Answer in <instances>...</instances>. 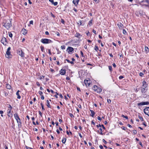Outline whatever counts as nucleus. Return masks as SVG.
<instances>
[{
  "label": "nucleus",
  "instance_id": "obj_1",
  "mask_svg": "<svg viewBox=\"0 0 149 149\" xmlns=\"http://www.w3.org/2000/svg\"><path fill=\"white\" fill-rule=\"evenodd\" d=\"M3 26L7 29H9L12 26L11 21L10 19L4 20L3 23Z\"/></svg>",
  "mask_w": 149,
  "mask_h": 149
},
{
  "label": "nucleus",
  "instance_id": "obj_2",
  "mask_svg": "<svg viewBox=\"0 0 149 149\" xmlns=\"http://www.w3.org/2000/svg\"><path fill=\"white\" fill-rule=\"evenodd\" d=\"M147 84H146V81L144 80L142 82V85L141 87V92L142 93H145L147 91Z\"/></svg>",
  "mask_w": 149,
  "mask_h": 149
},
{
  "label": "nucleus",
  "instance_id": "obj_3",
  "mask_svg": "<svg viewBox=\"0 0 149 149\" xmlns=\"http://www.w3.org/2000/svg\"><path fill=\"white\" fill-rule=\"evenodd\" d=\"M40 41L44 44H49L52 42V41L51 40L47 38H42L41 40Z\"/></svg>",
  "mask_w": 149,
  "mask_h": 149
},
{
  "label": "nucleus",
  "instance_id": "obj_4",
  "mask_svg": "<svg viewBox=\"0 0 149 149\" xmlns=\"http://www.w3.org/2000/svg\"><path fill=\"white\" fill-rule=\"evenodd\" d=\"M17 53L21 57H23L24 56V53L21 49H19L18 50Z\"/></svg>",
  "mask_w": 149,
  "mask_h": 149
},
{
  "label": "nucleus",
  "instance_id": "obj_5",
  "mask_svg": "<svg viewBox=\"0 0 149 149\" xmlns=\"http://www.w3.org/2000/svg\"><path fill=\"white\" fill-rule=\"evenodd\" d=\"M1 42L4 45H6L7 44L6 39L5 37H3L2 38L1 40Z\"/></svg>",
  "mask_w": 149,
  "mask_h": 149
},
{
  "label": "nucleus",
  "instance_id": "obj_6",
  "mask_svg": "<svg viewBox=\"0 0 149 149\" xmlns=\"http://www.w3.org/2000/svg\"><path fill=\"white\" fill-rule=\"evenodd\" d=\"M144 112L146 114L149 116V107L145 108L144 110Z\"/></svg>",
  "mask_w": 149,
  "mask_h": 149
},
{
  "label": "nucleus",
  "instance_id": "obj_7",
  "mask_svg": "<svg viewBox=\"0 0 149 149\" xmlns=\"http://www.w3.org/2000/svg\"><path fill=\"white\" fill-rule=\"evenodd\" d=\"M149 104V102H141L140 103H138L137 104V105L138 106H143L145 105H148Z\"/></svg>",
  "mask_w": 149,
  "mask_h": 149
},
{
  "label": "nucleus",
  "instance_id": "obj_8",
  "mask_svg": "<svg viewBox=\"0 0 149 149\" xmlns=\"http://www.w3.org/2000/svg\"><path fill=\"white\" fill-rule=\"evenodd\" d=\"M60 74L62 75H64L66 73V70L65 69H61L59 71Z\"/></svg>",
  "mask_w": 149,
  "mask_h": 149
},
{
  "label": "nucleus",
  "instance_id": "obj_9",
  "mask_svg": "<svg viewBox=\"0 0 149 149\" xmlns=\"http://www.w3.org/2000/svg\"><path fill=\"white\" fill-rule=\"evenodd\" d=\"M117 25L120 29H122L123 27V25L120 22L118 23Z\"/></svg>",
  "mask_w": 149,
  "mask_h": 149
},
{
  "label": "nucleus",
  "instance_id": "obj_10",
  "mask_svg": "<svg viewBox=\"0 0 149 149\" xmlns=\"http://www.w3.org/2000/svg\"><path fill=\"white\" fill-rule=\"evenodd\" d=\"M10 52L6 51V56L7 58H9L10 57Z\"/></svg>",
  "mask_w": 149,
  "mask_h": 149
},
{
  "label": "nucleus",
  "instance_id": "obj_11",
  "mask_svg": "<svg viewBox=\"0 0 149 149\" xmlns=\"http://www.w3.org/2000/svg\"><path fill=\"white\" fill-rule=\"evenodd\" d=\"M79 1V0H73V3L75 6H77L78 4Z\"/></svg>",
  "mask_w": 149,
  "mask_h": 149
},
{
  "label": "nucleus",
  "instance_id": "obj_12",
  "mask_svg": "<svg viewBox=\"0 0 149 149\" xmlns=\"http://www.w3.org/2000/svg\"><path fill=\"white\" fill-rule=\"evenodd\" d=\"M84 83L86 86H89L90 83V81L89 80H84Z\"/></svg>",
  "mask_w": 149,
  "mask_h": 149
},
{
  "label": "nucleus",
  "instance_id": "obj_13",
  "mask_svg": "<svg viewBox=\"0 0 149 149\" xmlns=\"http://www.w3.org/2000/svg\"><path fill=\"white\" fill-rule=\"evenodd\" d=\"M21 33L24 35H25L27 33V31L24 29H23L21 31Z\"/></svg>",
  "mask_w": 149,
  "mask_h": 149
},
{
  "label": "nucleus",
  "instance_id": "obj_14",
  "mask_svg": "<svg viewBox=\"0 0 149 149\" xmlns=\"http://www.w3.org/2000/svg\"><path fill=\"white\" fill-rule=\"evenodd\" d=\"M74 50L73 48L72 47H69L67 49L68 52H71L73 51Z\"/></svg>",
  "mask_w": 149,
  "mask_h": 149
},
{
  "label": "nucleus",
  "instance_id": "obj_15",
  "mask_svg": "<svg viewBox=\"0 0 149 149\" xmlns=\"http://www.w3.org/2000/svg\"><path fill=\"white\" fill-rule=\"evenodd\" d=\"M75 36L79 38H80V37L82 36L79 33H77L75 34Z\"/></svg>",
  "mask_w": 149,
  "mask_h": 149
},
{
  "label": "nucleus",
  "instance_id": "obj_16",
  "mask_svg": "<svg viewBox=\"0 0 149 149\" xmlns=\"http://www.w3.org/2000/svg\"><path fill=\"white\" fill-rule=\"evenodd\" d=\"M14 117L16 120L19 118L17 114V113H15L14 114Z\"/></svg>",
  "mask_w": 149,
  "mask_h": 149
},
{
  "label": "nucleus",
  "instance_id": "obj_17",
  "mask_svg": "<svg viewBox=\"0 0 149 149\" xmlns=\"http://www.w3.org/2000/svg\"><path fill=\"white\" fill-rule=\"evenodd\" d=\"M19 90H18L16 93V95L17 96V98L19 99H20L21 98V96L19 94Z\"/></svg>",
  "mask_w": 149,
  "mask_h": 149
},
{
  "label": "nucleus",
  "instance_id": "obj_18",
  "mask_svg": "<svg viewBox=\"0 0 149 149\" xmlns=\"http://www.w3.org/2000/svg\"><path fill=\"white\" fill-rule=\"evenodd\" d=\"M16 120L18 124V125L19 126V125H21L22 123L20 118L17 120Z\"/></svg>",
  "mask_w": 149,
  "mask_h": 149
},
{
  "label": "nucleus",
  "instance_id": "obj_19",
  "mask_svg": "<svg viewBox=\"0 0 149 149\" xmlns=\"http://www.w3.org/2000/svg\"><path fill=\"white\" fill-rule=\"evenodd\" d=\"M90 111L91 113V116L93 117H94V115L95 114V113L94 112L93 110H90Z\"/></svg>",
  "mask_w": 149,
  "mask_h": 149
},
{
  "label": "nucleus",
  "instance_id": "obj_20",
  "mask_svg": "<svg viewBox=\"0 0 149 149\" xmlns=\"http://www.w3.org/2000/svg\"><path fill=\"white\" fill-rule=\"evenodd\" d=\"M98 88V87L96 85H94L93 89L94 91H96Z\"/></svg>",
  "mask_w": 149,
  "mask_h": 149
},
{
  "label": "nucleus",
  "instance_id": "obj_21",
  "mask_svg": "<svg viewBox=\"0 0 149 149\" xmlns=\"http://www.w3.org/2000/svg\"><path fill=\"white\" fill-rule=\"evenodd\" d=\"M47 107L49 108H50L51 106L50 105L49 102V101H48V100H47Z\"/></svg>",
  "mask_w": 149,
  "mask_h": 149
},
{
  "label": "nucleus",
  "instance_id": "obj_22",
  "mask_svg": "<svg viewBox=\"0 0 149 149\" xmlns=\"http://www.w3.org/2000/svg\"><path fill=\"white\" fill-rule=\"evenodd\" d=\"M65 60L67 61L68 63H70L72 64H74V63L72 61H70L68 59H65Z\"/></svg>",
  "mask_w": 149,
  "mask_h": 149
},
{
  "label": "nucleus",
  "instance_id": "obj_23",
  "mask_svg": "<svg viewBox=\"0 0 149 149\" xmlns=\"http://www.w3.org/2000/svg\"><path fill=\"white\" fill-rule=\"evenodd\" d=\"M102 91V89L101 88H98L96 91L98 93H100Z\"/></svg>",
  "mask_w": 149,
  "mask_h": 149
},
{
  "label": "nucleus",
  "instance_id": "obj_24",
  "mask_svg": "<svg viewBox=\"0 0 149 149\" xmlns=\"http://www.w3.org/2000/svg\"><path fill=\"white\" fill-rule=\"evenodd\" d=\"M66 139L65 138H63L62 140V141L63 143H65L66 142Z\"/></svg>",
  "mask_w": 149,
  "mask_h": 149
},
{
  "label": "nucleus",
  "instance_id": "obj_25",
  "mask_svg": "<svg viewBox=\"0 0 149 149\" xmlns=\"http://www.w3.org/2000/svg\"><path fill=\"white\" fill-rule=\"evenodd\" d=\"M6 88L7 89H10L11 88V86L9 84H7Z\"/></svg>",
  "mask_w": 149,
  "mask_h": 149
},
{
  "label": "nucleus",
  "instance_id": "obj_26",
  "mask_svg": "<svg viewBox=\"0 0 149 149\" xmlns=\"http://www.w3.org/2000/svg\"><path fill=\"white\" fill-rule=\"evenodd\" d=\"M7 114L9 117H12L13 116V114L11 113H7Z\"/></svg>",
  "mask_w": 149,
  "mask_h": 149
},
{
  "label": "nucleus",
  "instance_id": "obj_27",
  "mask_svg": "<svg viewBox=\"0 0 149 149\" xmlns=\"http://www.w3.org/2000/svg\"><path fill=\"white\" fill-rule=\"evenodd\" d=\"M88 24L89 25V26H91V25H92V20H90L88 23Z\"/></svg>",
  "mask_w": 149,
  "mask_h": 149
},
{
  "label": "nucleus",
  "instance_id": "obj_28",
  "mask_svg": "<svg viewBox=\"0 0 149 149\" xmlns=\"http://www.w3.org/2000/svg\"><path fill=\"white\" fill-rule=\"evenodd\" d=\"M95 50H96V51H97L99 50V48L96 45H95Z\"/></svg>",
  "mask_w": 149,
  "mask_h": 149
},
{
  "label": "nucleus",
  "instance_id": "obj_29",
  "mask_svg": "<svg viewBox=\"0 0 149 149\" xmlns=\"http://www.w3.org/2000/svg\"><path fill=\"white\" fill-rule=\"evenodd\" d=\"M123 34H127V33L126 32V31L124 29H123Z\"/></svg>",
  "mask_w": 149,
  "mask_h": 149
},
{
  "label": "nucleus",
  "instance_id": "obj_30",
  "mask_svg": "<svg viewBox=\"0 0 149 149\" xmlns=\"http://www.w3.org/2000/svg\"><path fill=\"white\" fill-rule=\"evenodd\" d=\"M100 130V134L101 135H102V132L103 131H102V129L101 128H100L99 129Z\"/></svg>",
  "mask_w": 149,
  "mask_h": 149
},
{
  "label": "nucleus",
  "instance_id": "obj_31",
  "mask_svg": "<svg viewBox=\"0 0 149 149\" xmlns=\"http://www.w3.org/2000/svg\"><path fill=\"white\" fill-rule=\"evenodd\" d=\"M57 4H58V2H54L52 4L54 5L55 6H56L57 5Z\"/></svg>",
  "mask_w": 149,
  "mask_h": 149
},
{
  "label": "nucleus",
  "instance_id": "obj_32",
  "mask_svg": "<svg viewBox=\"0 0 149 149\" xmlns=\"http://www.w3.org/2000/svg\"><path fill=\"white\" fill-rule=\"evenodd\" d=\"M8 34L10 38H12L13 36V35L12 33H8Z\"/></svg>",
  "mask_w": 149,
  "mask_h": 149
},
{
  "label": "nucleus",
  "instance_id": "obj_33",
  "mask_svg": "<svg viewBox=\"0 0 149 149\" xmlns=\"http://www.w3.org/2000/svg\"><path fill=\"white\" fill-rule=\"evenodd\" d=\"M109 70L111 71L112 70V67L111 66H109Z\"/></svg>",
  "mask_w": 149,
  "mask_h": 149
},
{
  "label": "nucleus",
  "instance_id": "obj_34",
  "mask_svg": "<svg viewBox=\"0 0 149 149\" xmlns=\"http://www.w3.org/2000/svg\"><path fill=\"white\" fill-rule=\"evenodd\" d=\"M65 45H62L61 47V48L63 49H65Z\"/></svg>",
  "mask_w": 149,
  "mask_h": 149
},
{
  "label": "nucleus",
  "instance_id": "obj_35",
  "mask_svg": "<svg viewBox=\"0 0 149 149\" xmlns=\"http://www.w3.org/2000/svg\"><path fill=\"white\" fill-rule=\"evenodd\" d=\"M8 109L12 110L13 109L12 107L11 106L10 104L9 105V106L8 107Z\"/></svg>",
  "mask_w": 149,
  "mask_h": 149
},
{
  "label": "nucleus",
  "instance_id": "obj_36",
  "mask_svg": "<svg viewBox=\"0 0 149 149\" xmlns=\"http://www.w3.org/2000/svg\"><path fill=\"white\" fill-rule=\"evenodd\" d=\"M122 116L124 118H126L127 119H128V117L127 116H125L123 115H122Z\"/></svg>",
  "mask_w": 149,
  "mask_h": 149
},
{
  "label": "nucleus",
  "instance_id": "obj_37",
  "mask_svg": "<svg viewBox=\"0 0 149 149\" xmlns=\"http://www.w3.org/2000/svg\"><path fill=\"white\" fill-rule=\"evenodd\" d=\"M139 119L140 120H141V121H143V119L142 117L139 116Z\"/></svg>",
  "mask_w": 149,
  "mask_h": 149
},
{
  "label": "nucleus",
  "instance_id": "obj_38",
  "mask_svg": "<svg viewBox=\"0 0 149 149\" xmlns=\"http://www.w3.org/2000/svg\"><path fill=\"white\" fill-rule=\"evenodd\" d=\"M11 110L8 109L7 110V113H11Z\"/></svg>",
  "mask_w": 149,
  "mask_h": 149
},
{
  "label": "nucleus",
  "instance_id": "obj_39",
  "mask_svg": "<svg viewBox=\"0 0 149 149\" xmlns=\"http://www.w3.org/2000/svg\"><path fill=\"white\" fill-rule=\"evenodd\" d=\"M79 23H78V24H79V25H81L82 24V21L81 20H80L79 21Z\"/></svg>",
  "mask_w": 149,
  "mask_h": 149
},
{
  "label": "nucleus",
  "instance_id": "obj_40",
  "mask_svg": "<svg viewBox=\"0 0 149 149\" xmlns=\"http://www.w3.org/2000/svg\"><path fill=\"white\" fill-rule=\"evenodd\" d=\"M70 117L72 118H74V116H73V115L71 113H70Z\"/></svg>",
  "mask_w": 149,
  "mask_h": 149
},
{
  "label": "nucleus",
  "instance_id": "obj_41",
  "mask_svg": "<svg viewBox=\"0 0 149 149\" xmlns=\"http://www.w3.org/2000/svg\"><path fill=\"white\" fill-rule=\"evenodd\" d=\"M39 94L41 96V95H43L42 94L43 93L42 91H39Z\"/></svg>",
  "mask_w": 149,
  "mask_h": 149
},
{
  "label": "nucleus",
  "instance_id": "obj_42",
  "mask_svg": "<svg viewBox=\"0 0 149 149\" xmlns=\"http://www.w3.org/2000/svg\"><path fill=\"white\" fill-rule=\"evenodd\" d=\"M107 101L109 103H110L111 102V100L110 99H107Z\"/></svg>",
  "mask_w": 149,
  "mask_h": 149
},
{
  "label": "nucleus",
  "instance_id": "obj_43",
  "mask_svg": "<svg viewBox=\"0 0 149 149\" xmlns=\"http://www.w3.org/2000/svg\"><path fill=\"white\" fill-rule=\"evenodd\" d=\"M124 78V77L123 76H120L119 77V79H122L123 78Z\"/></svg>",
  "mask_w": 149,
  "mask_h": 149
},
{
  "label": "nucleus",
  "instance_id": "obj_44",
  "mask_svg": "<svg viewBox=\"0 0 149 149\" xmlns=\"http://www.w3.org/2000/svg\"><path fill=\"white\" fill-rule=\"evenodd\" d=\"M133 132L134 134H136L137 133V131L135 130H133Z\"/></svg>",
  "mask_w": 149,
  "mask_h": 149
},
{
  "label": "nucleus",
  "instance_id": "obj_45",
  "mask_svg": "<svg viewBox=\"0 0 149 149\" xmlns=\"http://www.w3.org/2000/svg\"><path fill=\"white\" fill-rule=\"evenodd\" d=\"M45 77L44 76H41L40 77V80H41L42 78H44Z\"/></svg>",
  "mask_w": 149,
  "mask_h": 149
},
{
  "label": "nucleus",
  "instance_id": "obj_46",
  "mask_svg": "<svg viewBox=\"0 0 149 149\" xmlns=\"http://www.w3.org/2000/svg\"><path fill=\"white\" fill-rule=\"evenodd\" d=\"M61 22L63 24H64L65 22L63 19H61Z\"/></svg>",
  "mask_w": 149,
  "mask_h": 149
},
{
  "label": "nucleus",
  "instance_id": "obj_47",
  "mask_svg": "<svg viewBox=\"0 0 149 149\" xmlns=\"http://www.w3.org/2000/svg\"><path fill=\"white\" fill-rule=\"evenodd\" d=\"M102 141H103V142L105 144H106L107 143V142H106V141L104 139H102Z\"/></svg>",
  "mask_w": 149,
  "mask_h": 149
},
{
  "label": "nucleus",
  "instance_id": "obj_48",
  "mask_svg": "<svg viewBox=\"0 0 149 149\" xmlns=\"http://www.w3.org/2000/svg\"><path fill=\"white\" fill-rule=\"evenodd\" d=\"M97 119L98 120H102V119L101 118H100V116H98L97 117Z\"/></svg>",
  "mask_w": 149,
  "mask_h": 149
},
{
  "label": "nucleus",
  "instance_id": "obj_49",
  "mask_svg": "<svg viewBox=\"0 0 149 149\" xmlns=\"http://www.w3.org/2000/svg\"><path fill=\"white\" fill-rule=\"evenodd\" d=\"M26 148L27 149H33L32 148H31L30 147H29L27 146H26Z\"/></svg>",
  "mask_w": 149,
  "mask_h": 149
},
{
  "label": "nucleus",
  "instance_id": "obj_50",
  "mask_svg": "<svg viewBox=\"0 0 149 149\" xmlns=\"http://www.w3.org/2000/svg\"><path fill=\"white\" fill-rule=\"evenodd\" d=\"M39 113L40 116H41L42 117V113L40 111H39Z\"/></svg>",
  "mask_w": 149,
  "mask_h": 149
},
{
  "label": "nucleus",
  "instance_id": "obj_51",
  "mask_svg": "<svg viewBox=\"0 0 149 149\" xmlns=\"http://www.w3.org/2000/svg\"><path fill=\"white\" fill-rule=\"evenodd\" d=\"M41 99L42 100H44V97L43 95H41Z\"/></svg>",
  "mask_w": 149,
  "mask_h": 149
},
{
  "label": "nucleus",
  "instance_id": "obj_52",
  "mask_svg": "<svg viewBox=\"0 0 149 149\" xmlns=\"http://www.w3.org/2000/svg\"><path fill=\"white\" fill-rule=\"evenodd\" d=\"M11 48L10 47H9L8 48L7 51H6L10 52V50Z\"/></svg>",
  "mask_w": 149,
  "mask_h": 149
},
{
  "label": "nucleus",
  "instance_id": "obj_53",
  "mask_svg": "<svg viewBox=\"0 0 149 149\" xmlns=\"http://www.w3.org/2000/svg\"><path fill=\"white\" fill-rule=\"evenodd\" d=\"M99 147L101 149H103V147L101 145H100L99 146Z\"/></svg>",
  "mask_w": 149,
  "mask_h": 149
},
{
  "label": "nucleus",
  "instance_id": "obj_54",
  "mask_svg": "<svg viewBox=\"0 0 149 149\" xmlns=\"http://www.w3.org/2000/svg\"><path fill=\"white\" fill-rule=\"evenodd\" d=\"M143 74L142 72H140L139 73V75L141 77H142Z\"/></svg>",
  "mask_w": 149,
  "mask_h": 149
},
{
  "label": "nucleus",
  "instance_id": "obj_55",
  "mask_svg": "<svg viewBox=\"0 0 149 149\" xmlns=\"http://www.w3.org/2000/svg\"><path fill=\"white\" fill-rule=\"evenodd\" d=\"M41 49L42 52H43V49H44V47L42 46H41Z\"/></svg>",
  "mask_w": 149,
  "mask_h": 149
},
{
  "label": "nucleus",
  "instance_id": "obj_56",
  "mask_svg": "<svg viewBox=\"0 0 149 149\" xmlns=\"http://www.w3.org/2000/svg\"><path fill=\"white\" fill-rule=\"evenodd\" d=\"M29 23L30 24H33V21L32 20H31L30 21Z\"/></svg>",
  "mask_w": 149,
  "mask_h": 149
},
{
  "label": "nucleus",
  "instance_id": "obj_57",
  "mask_svg": "<svg viewBox=\"0 0 149 149\" xmlns=\"http://www.w3.org/2000/svg\"><path fill=\"white\" fill-rule=\"evenodd\" d=\"M36 84L38 86H40V84H39V82L38 81H37L36 82Z\"/></svg>",
  "mask_w": 149,
  "mask_h": 149
},
{
  "label": "nucleus",
  "instance_id": "obj_58",
  "mask_svg": "<svg viewBox=\"0 0 149 149\" xmlns=\"http://www.w3.org/2000/svg\"><path fill=\"white\" fill-rule=\"evenodd\" d=\"M93 32L95 34H96V31L94 30V29H93Z\"/></svg>",
  "mask_w": 149,
  "mask_h": 149
},
{
  "label": "nucleus",
  "instance_id": "obj_59",
  "mask_svg": "<svg viewBox=\"0 0 149 149\" xmlns=\"http://www.w3.org/2000/svg\"><path fill=\"white\" fill-rule=\"evenodd\" d=\"M45 34L47 35H48L49 34V33L48 31H46L45 32Z\"/></svg>",
  "mask_w": 149,
  "mask_h": 149
},
{
  "label": "nucleus",
  "instance_id": "obj_60",
  "mask_svg": "<svg viewBox=\"0 0 149 149\" xmlns=\"http://www.w3.org/2000/svg\"><path fill=\"white\" fill-rule=\"evenodd\" d=\"M113 65L114 68H116V65L115 63H113Z\"/></svg>",
  "mask_w": 149,
  "mask_h": 149
},
{
  "label": "nucleus",
  "instance_id": "obj_61",
  "mask_svg": "<svg viewBox=\"0 0 149 149\" xmlns=\"http://www.w3.org/2000/svg\"><path fill=\"white\" fill-rule=\"evenodd\" d=\"M49 1L52 3V4L54 2V0H49Z\"/></svg>",
  "mask_w": 149,
  "mask_h": 149
},
{
  "label": "nucleus",
  "instance_id": "obj_62",
  "mask_svg": "<svg viewBox=\"0 0 149 149\" xmlns=\"http://www.w3.org/2000/svg\"><path fill=\"white\" fill-rule=\"evenodd\" d=\"M80 53L82 56H83V54L82 51H80Z\"/></svg>",
  "mask_w": 149,
  "mask_h": 149
},
{
  "label": "nucleus",
  "instance_id": "obj_63",
  "mask_svg": "<svg viewBox=\"0 0 149 149\" xmlns=\"http://www.w3.org/2000/svg\"><path fill=\"white\" fill-rule=\"evenodd\" d=\"M101 125L100 124H99V125H96V127L98 128L99 127H101Z\"/></svg>",
  "mask_w": 149,
  "mask_h": 149
},
{
  "label": "nucleus",
  "instance_id": "obj_64",
  "mask_svg": "<svg viewBox=\"0 0 149 149\" xmlns=\"http://www.w3.org/2000/svg\"><path fill=\"white\" fill-rule=\"evenodd\" d=\"M59 96L60 97H61V98H63V96H62L61 94H60Z\"/></svg>",
  "mask_w": 149,
  "mask_h": 149
}]
</instances>
